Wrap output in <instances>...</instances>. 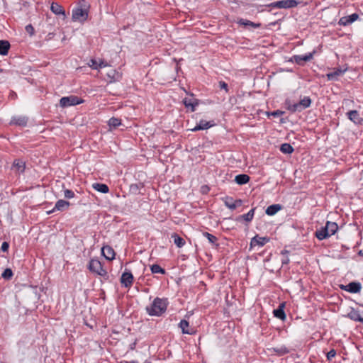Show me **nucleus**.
<instances>
[{"label":"nucleus","instance_id":"51","mask_svg":"<svg viewBox=\"0 0 363 363\" xmlns=\"http://www.w3.org/2000/svg\"><path fill=\"white\" fill-rule=\"evenodd\" d=\"M242 203V201L240 199H238V200L234 201V205L235 206V208L237 207L241 206Z\"/></svg>","mask_w":363,"mask_h":363},{"label":"nucleus","instance_id":"27","mask_svg":"<svg viewBox=\"0 0 363 363\" xmlns=\"http://www.w3.org/2000/svg\"><path fill=\"white\" fill-rule=\"evenodd\" d=\"M10 48V44L6 40H0V55H6L8 54Z\"/></svg>","mask_w":363,"mask_h":363},{"label":"nucleus","instance_id":"39","mask_svg":"<svg viewBox=\"0 0 363 363\" xmlns=\"http://www.w3.org/2000/svg\"><path fill=\"white\" fill-rule=\"evenodd\" d=\"M13 166L16 167L21 172H23L25 169V164L20 160H15L13 162Z\"/></svg>","mask_w":363,"mask_h":363},{"label":"nucleus","instance_id":"48","mask_svg":"<svg viewBox=\"0 0 363 363\" xmlns=\"http://www.w3.org/2000/svg\"><path fill=\"white\" fill-rule=\"evenodd\" d=\"M9 245L7 242H4L1 245V250L3 252H6L9 250Z\"/></svg>","mask_w":363,"mask_h":363},{"label":"nucleus","instance_id":"54","mask_svg":"<svg viewBox=\"0 0 363 363\" xmlns=\"http://www.w3.org/2000/svg\"><path fill=\"white\" fill-rule=\"evenodd\" d=\"M128 363H139V362L135 360H132V361L129 362Z\"/></svg>","mask_w":363,"mask_h":363},{"label":"nucleus","instance_id":"7","mask_svg":"<svg viewBox=\"0 0 363 363\" xmlns=\"http://www.w3.org/2000/svg\"><path fill=\"white\" fill-rule=\"evenodd\" d=\"M269 241V238L268 237H259L257 235L251 239L250 248L252 249L256 246L262 247Z\"/></svg>","mask_w":363,"mask_h":363},{"label":"nucleus","instance_id":"2","mask_svg":"<svg viewBox=\"0 0 363 363\" xmlns=\"http://www.w3.org/2000/svg\"><path fill=\"white\" fill-rule=\"evenodd\" d=\"M89 5L85 0H80L77 6L72 9L73 21H84L87 19Z\"/></svg>","mask_w":363,"mask_h":363},{"label":"nucleus","instance_id":"49","mask_svg":"<svg viewBox=\"0 0 363 363\" xmlns=\"http://www.w3.org/2000/svg\"><path fill=\"white\" fill-rule=\"evenodd\" d=\"M210 189L207 185H203L201 188V191L203 194H207Z\"/></svg>","mask_w":363,"mask_h":363},{"label":"nucleus","instance_id":"11","mask_svg":"<svg viewBox=\"0 0 363 363\" xmlns=\"http://www.w3.org/2000/svg\"><path fill=\"white\" fill-rule=\"evenodd\" d=\"M101 253L103 256L108 260H113L115 258V252L113 249L108 245L104 246L101 248Z\"/></svg>","mask_w":363,"mask_h":363},{"label":"nucleus","instance_id":"5","mask_svg":"<svg viewBox=\"0 0 363 363\" xmlns=\"http://www.w3.org/2000/svg\"><path fill=\"white\" fill-rule=\"evenodd\" d=\"M298 4L296 0H281L271 3L269 6L279 9L294 8Z\"/></svg>","mask_w":363,"mask_h":363},{"label":"nucleus","instance_id":"15","mask_svg":"<svg viewBox=\"0 0 363 363\" xmlns=\"http://www.w3.org/2000/svg\"><path fill=\"white\" fill-rule=\"evenodd\" d=\"M28 123V118L23 116H14L11 118V124L19 126H26Z\"/></svg>","mask_w":363,"mask_h":363},{"label":"nucleus","instance_id":"29","mask_svg":"<svg viewBox=\"0 0 363 363\" xmlns=\"http://www.w3.org/2000/svg\"><path fill=\"white\" fill-rule=\"evenodd\" d=\"M224 203L226 207H228L230 210H235V206L234 205V200L232 197L225 196L223 199Z\"/></svg>","mask_w":363,"mask_h":363},{"label":"nucleus","instance_id":"18","mask_svg":"<svg viewBox=\"0 0 363 363\" xmlns=\"http://www.w3.org/2000/svg\"><path fill=\"white\" fill-rule=\"evenodd\" d=\"M50 10L56 15H62L63 18L66 17L65 11L61 5L57 3L53 2L51 4Z\"/></svg>","mask_w":363,"mask_h":363},{"label":"nucleus","instance_id":"57","mask_svg":"<svg viewBox=\"0 0 363 363\" xmlns=\"http://www.w3.org/2000/svg\"><path fill=\"white\" fill-rule=\"evenodd\" d=\"M2 72V69L0 68V72Z\"/></svg>","mask_w":363,"mask_h":363},{"label":"nucleus","instance_id":"12","mask_svg":"<svg viewBox=\"0 0 363 363\" xmlns=\"http://www.w3.org/2000/svg\"><path fill=\"white\" fill-rule=\"evenodd\" d=\"M106 75L109 79L110 83L120 81L122 78V74L114 69H111L106 73Z\"/></svg>","mask_w":363,"mask_h":363},{"label":"nucleus","instance_id":"19","mask_svg":"<svg viewBox=\"0 0 363 363\" xmlns=\"http://www.w3.org/2000/svg\"><path fill=\"white\" fill-rule=\"evenodd\" d=\"M284 303H282L273 311L274 316L281 320H284L286 319V314L284 311Z\"/></svg>","mask_w":363,"mask_h":363},{"label":"nucleus","instance_id":"25","mask_svg":"<svg viewBox=\"0 0 363 363\" xmlns=\"http://www.w3.org/2000/svg\"><path fill=\"white\" fill-rule=\"evenodd\" d=\"M250 180V177L247 174H242L235 177V181L238 184L242 185L247 184Z\"/></svg>","mask_w":363,"mask_h":363},{"label":"nucleus","instance_id":"4","mask_svg":"<svg viewBox=\"0 0 363 363\" xmlns=\"http://www.w3.org/2000/svg\"><path fill=\"white\" fill-rule=\"evenodd\" d=\"M83 102V100L80 99L76 96L71 95L69 96L62 97L60 100V105L61 107H68L71 106L78 105Z\"/></svg>","mask_w":363,"mask_h":363},{"label":"nucleus","instance_id":"46","mask_svg":"<svg viewBox=\"0 0 363 363\" xmlns=\"http://www.w3.org/2000/svg\"><path fill=\"white\" fill-rule=\"evenodd\" d=\"M336 355V351L335 350H330L327 354V358L328 360L332 359Z\"/></svg>","mask_w":363,"mask_h":363},{"label":"nucleus","instance_id":"10","mask_svg":"<svg viewBox=\"0 0 363 363\" xmlns=\"http://www.w3.org/2000/svg\"><path fill=\"white\" fill-rule=\"evenodd\" d=\"M215 125L214 122L206 121L205 120H201L199 123L193 128L190 129L193 132H196L201 130H206Z\"/></svg>","mask_w":363,"mask_h":363},{"label":"nucleus","instance_id":"28","mask_svg":"<svg viewBox=\"0 0 363 363\" xmlns=\"http://www.w3.org/2000/svg\"><path fill=\"white\" fill-rule=\"evenodd\" d=\"M172 238L174 239V244L178 247H182L185 245V240L177 233H173Z\"/></svg>","mask_w":363,"mask_h":363},{"label":"nucleus","instance_id":"42","mask_svg":"<svg viewBox=\"0 0 363 363\" xmlns=\"http://www.w3.org/2000/svg\"><path fill=\"white\" fill-rule=\"evenodd\" d=\"M218 86L220 89H224L225 92H228V85L223 81H220L218 82Z\"/></svg>","mask_w":363,"mask_h":363},{"label":"nucleus","instance_id":"41","mask_svg":"<svg viewBox=\"0 0 363 363\" xmlns=\"http://www.w3.org/2000/svg\"><path fill=\"white\" fill-rule=\"evenodd\" d=\"M314 53H315V51H313L312 52H310L308 54L302 55V60H303V62H308L311 60H312Z\"/></svg>","mask_w":363,"mask_h":363},{"label":"nucleus","instance_id":"36","mask_svg":"<svg viewBox=\"0 0 363 363\" xmlns=\"http://www.w3.org/2000/svg\"><path fill=\"white\" fill-rule=\"evenodd\" d=\"M203 235L208 239L209 242H211L212 244H215L216 242V241L218 240V238L215 235H213L208 232L203 233Z\"/></svg>","mask_w":363,"mask_h":363},{"label":"nucleus","instance_id":"38","mask_svg":"<svg viewBox=\"0 0 363 363\" xmlns=\"http://www.w3.org/2000/svg\"><path fill=\"white\" fill-rule=\"evenodd\" d=\"M274 350L275 352H277L279 355H283V354H287L289 352V350L284 346L274 348Z\"/></svg>","mask_w":363,"mask_h":363},{"label":"nucleus","instance_id":"52","mask_svg":"<svg viewBox=\"0 0 363 363\" xmlns=\"http://www.w3.org/2000/svg\"><path fill=\"white\" fill-rule=\"evenodd\" d=\"M55 35V33L54 32H50L48 35H47V40H51L53 36Z\"/></svg>","mask_w":363,"mask_h":363},{"label":"nucleus","instance_id":"53","mask_svg":"<svg viewBox=\"0 0 363 363\" xmlns=\"http://www.w3.org/2000/svg\"><path fill=\"white\" fill-rule=\"evenodd\" d=\"M289 259L287 258V259H284V260L282 261V264H288V263H289Z\"/></svg>","mask_w":363,"mask_h":363},{"label":"nucleus","instance_id":"45","mask_svg":"<svg viewBox=\"0 0 363 363\" xmlns=\"http://www.w3.org/2000/svg\"><path fill=\"white\" fill-rule=\"evenodd\" d=\"M293 58L294 61L298 65H302L303 62L302 60V55H294Z\"/></svg>","mask_w":363,"mask_h":363},{"label":"nucleus","instance_id":"20","mask_svg":"<svg viewBox=\"0 0 363 363\" xmlns=\"http://www.w3.org/2000/svg\"><path fill=\"white\" fill-rule=\"evenodd\" d=\"M255 211V208H252L247 213L240 216L237 218V220L240 221L241 220H244L247 223L251 222L254 218Z\"/></svg>","mask_w":363,"mask_h":363},{"label":"nucleus","instance_id":"33","mask_svg":"<svg viewBox=\"0 0 363 363\" xmlns=\"http://www.w3.org/2000/svg\"><path fill=\"white\" fill-rule=\"evenodd\" d=\"M108 124L111 128H116L121 124V120L118 118L113 117L109 119Z\"/></svg>","mask_w":363,"mask_h":363},{"label":"nucleus","instance_id":"26","mask_svg":"<svg viewBox=\"0 0 363 363\" xmlns=\"http://www.w3.org/2000/svg\"><path fill=\"white\" fill-rule=\"evenodd\" d=\"M184 104L186 108H191V111H194L196 106L198 105V102L196 99L186 98L184 99Z\"/></svg>","mask_w":363,"mask_h":363},{"label":"nucleus","instance_id":"35","mask_svg":"<svg viewBox=\"0 0 363 363\" xmlns=\"http://www.w3.org/2000/svg\"><path fill=\"white\" fill-rule=\"evenodd\" d=\"M348 317L354 321H359L361 315L357 311L352 310L350 313H348Z\"/></svg>","mask_w":363,"mask_h":363},{"label":"nucleus","instance_id":"21","mask_svg":"<svg viewBox=\"0 0 363 363\" xmlns=\"http://www.w3.org/2000/svg\"><path fill=\"white\" fill-rule=\"evenodd\" d=\"M92 187L94 189L101 193L106 194L109 191L108 186L105 184L94 183L92 184Z\"/></svg>","mask_w":363,"mask_h":363},{"label":"nucleus","instance_id":"37","mask_svg":"<svg viewBox=\"0 0 363 363\" xmlns=\"http://www.w3.org/2000/svg\"><path fill=\"white\" fill-rule=\"evenodd\" d=\"M1 277L5 279H10L13 277V272L11 269H6L1 274Z\"/></svg>","mask_w":363,"mask_h":363},{"label":"nucleus","instance_id":"14","mask_svg":"<svg viewBox=\"0 0 363 363\" xmlns=\"http://www.w3.org/2000/svg\"><path fill=\"white\" fill-rule=\"evenodd\" d=\"M348 118L356 124H360L363 119L359 116V112L356 110L350 111L347 113Z\"/></svg>","mask_w":363,"mask_h":363},{"label":"nucleus","instance_id":"6","mask_svg":"<svg viewBox=\"0 0 363 363\" xmlns=\"http://www.w3.org/2000/svg\"><path fill=\"white\" fill-rule=\"evenodd\" d=\"M311 104V99L308 96H305L298 103L294 104L289 107L291 111H301L309 107Z\"/></svg>","mask_w":363,"mask_h":363},{"label":"nucleus","instance_id":"31","mask_svg":"<svg viewBox=\"0 0 363 363\" xmlns=\"http://www.w3.org/2000/svg\"><path fill=\"white\" fill-rule=\"evenodd\" d=\"M280 150L284 154H291L294 152V148L289 143H284L281 145Z\"/></svg>","mask_w":363,"mask_h":363},{"label":"nucleus","instance_id":"32","mask_svg":"<svg viewBox=\"0 0 363 363\" xmlns=\"http://www.w3.org/2000/svg\"><path fill=\"white\" fill-rule=\"evenodd\" d=\"M238 23L240 24V25H242L244 26H250L253 28H257L259 26V24H256L254 22H252L249 20H246V19H243V18H240L238 20Z\"/></svg>","mask_w":363,"mask_h":363},{"label":"nucleus","instance_id":"23","mask_svg":"<svg viewBox=\"0 0 363 363\" xmlns=\"http://www.w3.org/2000/svg\"><path fill=\"white\" fill-rule=\"evenodd\" d=\"M315 236L318 240H323V239H325L326 238H328L330 235L328 233L327 228L325 227H323L315 232Z\"/></svg>","mask_w":363,"mask_h":363},{"label":"nucleus","instance_id":"16","mask_svg":"<svg viewBox=\"0 0 363 363\" xmlns=\"http://www.w3.org/2000/svg\"><path fill=\"white\" fill-rule=\"evenodd\" d=\"M69 205H70L69 202H68L67 201H65L62 199L58 200L56 202L55 206L54 208L52 209V211H49L48 213H50L51 212H53L56 210L63 211L64 210L67 209L69 206Z\"/></svg>","mask_w":363,"mask_h":363},{"label":"nucleus","instance_id":"24","mask_svg":"<svg viewBox=\"0 0 363 363\" xmlns=\"http://www.w3.org/2000/svg\"><path fill=\"white\" fill-rule=\"evenodd\" d=\"M325 227L327 228V230L330 236L334 235L338 229V226L336 223L330 221L326 223Z\"/></svg>","mask_w":363,"mask_h":363},{"label":"nucleus","instance_id":"44","mask_svg":"<svg viewBox=\"0 0 363 363\" xmlns=\"http://www.w3.org/2000/svg\"><path fill=\"white\" fill-rule=\"evenodd\" d=\"M26 30L27 33H28L30 34V35H33L34 34V28L33 27V26L31 24H29V25H27L26 26Z\"/></svg>","mask_w":363,"mask_h":363},{"label":"nucleus","instance_id":"13","mask_svg":"<svg viewBox=\"0 0 363 363\" xmlns=\"http://www.w3.org/2000/svg\"><path fill=\"white\" fill-rule=\"evenodd\" d=\"M346 291L350 293H359L361 291L362 286L359 282H350L347 286H342Z\"/></svg>","mask_w":363,"mask_h":363},{"label":"nucleus","instance_id":"43","mask_svg":"<svg viewBox=\"0 0 363 363\" xmlns=\"http://www.w3.org/2000/svg\"><path fill=\"white\" fill-rule=\"evenodd\" d=\"M64 195L67 199H72L74 196V193L72 190L66 189L64 191Z\"/></svg>","mask_w":363,"mask_h":363},{"label":"nucleus","instance_id":"47","mask_svg":"<svg viewBox=\"0 0 363 363\" xmlns=\"http://www.w3.org/2000/svg\"><path fill=\"white\" fill-rule=\"evenodd\" d=\"M282 114H283V111H281L279 110H277V111H273V112H271V113H268V115H271V116H275V117L280 116Z\"/></svg>","mask_w":363,"mask_h":363},{"label":"nucleus","instance_id":"1","mask_svg":"<svg viewBox=\"0 0 363 363\" xmlns=\"http://www.w3.org/2000/svg\"><path fill=\"white\" fill-rule=\"evenodd\" d=\"M168 304L167 298L157 297L150 306L146 307V311L151 316H160L166 311Z\"/></svg>","mask_w":363,"mask_h":363},{"label":"nucleus","instance_id":"34","mask_svg":"<svg viewBox=\"0 0 363 363\" xmlns=\"http://www.w3.org/2000/svg\"><path fill=\"white\" fill-rule=\"evenodd\" d=\"M151 272L153 274H164L165 273V270L162 269L158 264H152L150 267Z\"/></svg>","mask_w":363,"mask_h":363},{"label":"nucleus","instance_id":"8","mask_svg":"<svg viewBox=\"0 0 363 363\" xmlns=\"http://www.w3.org/2000/svg\"><path fill=\"white\" fill-rule=\"evenodd\" d=\"M133 276L130 272H124L121 277V282L125 287H130L133 284Z\"/></svg>","mask_w":363,"mask_h":363},{"label":"nucleus","instance_id":"40","mask_svg":"<svg viewBox=\"0 0 363 363\" xmlns=\"http://www.w3.org/2000/svg\"><path fill=\"white\" fill-rule=\"evenodd\" d=\"M88 65L93 69H99V62L94 59H91Z\"/></svg>","mask_w":363,"mask_h":363},{"label":"nucleus","instance_id":"17","mask_svg":"<svg viewBox=\"0 0 363 363\" xmlns=\"http://www.w3.org/2000/svg\"><path fill=\"white\" fill-rule=\"evenodd\" d=\"M345 71L346 69H342L340 68H336L333 72L328 73L326 76L328 80H337Z\"/></svg>","mask_w":363,"mask_h":363},{"label":"nucleus","instance_id":"9","mask_svg":"<svg viewBox=\"0 0 363 363\" xmlns=\"http://www.w3.org/2000/svg\"><path fill=\"white\" fill-rule=\"evenodd\" d=\"M358 18L359 15L356 13L347 16H343L340 18V19L339 20L338 24L340 26H346L354 22L356 20L358 19Z\"/></svg>","mask_w":363,"mask_h":363},{"label":"nucleus","instance_id":"55","mask_svg":"<svg viewBox=\"0 0 363 363\" xmlns=\"http://www.w3.org/2000/svg\"><path fill=\"white\" fill-rule=\"evenodd\" d=\"M360 323H363V318L361 316L359 321Z\"/></svg>","mask_w":363,"mask_h":363},{"label":"nucleus","instance_id":"22","mask_svg":"<svg viewBox=\"0 0 363 363\" xmlns=\"http://www.w3.org/2000/svg\"><path fill=\"white\" fill-rule=\"evenodd\" d=\"M281 209V206L280 204H273L267 208L265 213L269 216H274Z\"/></svg>","mask_w":363,"mask_h":363},{"label":"nucleus","instance_id":"30","mask_svg":"<svg viewBox=\"0 0 363 363\" xmlns=\"http://www.w3.org/2000/svg\"><path fill=\"white\" fill-rule=\"evenodd\" d=\"M179 328H181L182 333L184 334H191L192 332L187 330L189 324V322L186 320H182L179 323Z\"/></svg>","mask_w":363,"mask_h":363},{"label":"nucleus","instance_id":"50","mask_svg":"<svg viewBox=\"0 0 363 363\" xmlns=\"http://www.w3.org/2000/svg\"><path fill=\"white\" fill-rule=\"evenodd\" d=\"M107 66H108L107 62H106L104 60H100V62H99V69L102 68V67H106Z\"/></svg>","mask_w":363,"mask_h":363},{"label":"nucleus","instance_id":"56","mask_svg":"<svg viewBox=\"0 0 363 363\" xmlns=\"http://www.w3.org/2000/svg\"><path fill=\"white\" fill-rule=\"evenodd\" d=\"M358 254H359V255H363V253H362V250H360V251L358 252Z\"/></svg>","mask_w":363,"mask_h":363},{"label":"nucleus","instance_id":"3","mask_svg":"<svg viewBox=\"0 0 363 363\" xmlns=\"http://www.w3.org/2000/svg\"><path fill=\"white\" fill-rule=\"evenodd\" d=\"M88 269L90 272L99 276L108 278L106 270L103 268L101 262L98 259H91L88 265Z\"/></svg>","mask_w":363,"mask_h":363}]
</instances>
